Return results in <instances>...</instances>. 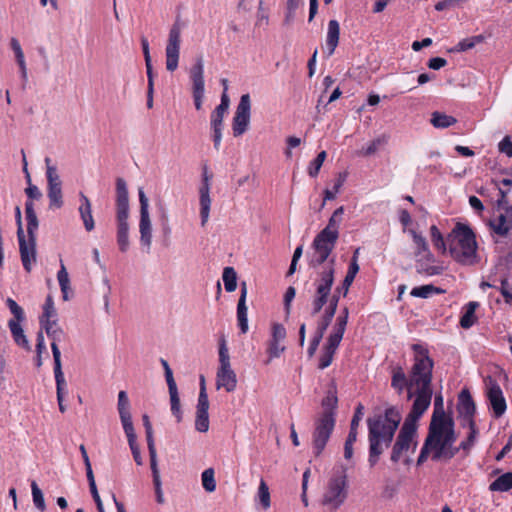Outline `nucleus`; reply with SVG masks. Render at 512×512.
<instances>
[{
	"instance_id": "56",
	"label": "nucleus",
	"mask_w": 512,
	"mask_h": 512,
	"mask_svg": "<svg viewBox=\"0 0 512 512\" xmlns=\"http://www.w3.org/2000/svg\"><path fill=\"white\" fill-rule=\"evenodd\" d=\"M327 154L325 151H321L317 157L310 163L308 167V174L311 177H316L325 161Z\"/></svg>"
},
{
	"instance_id": "5",
	"label": "nucleus",
	"mask_w": 512,
	"mask_h": 512,
	"mask_svg": "<svg viewBox=\"0 0 512 512\" xmlns=\"http://www.w3.org/2000/svg\"><path fill=\"white\" fill-rule=\"evenodd\" d=\"M447 245L451 257L457 263L464 266H473L479 263L476 237L468 225L457 223L447 236Z\"/></svg>"
},
{
	"instance_id": "40",
	"label": "nucleus",
	"mask_w": 512,
	"mask_h": 512,
	"mask_svg": "<svg viewBox=\"0 0 512 512\" xmlns=\"http://www.w3.org/2000/svg\"><path fill=\"white\" fill-rule=\"evenodd\" d=\"M222 279L227 292H233L237 287V274L233 267H225Z\"/></svg>"
},
{
	"instance_id": "3",
	"label": "nucleus",
	"mask_w": 512,
	"mask_h": 512,
	"mask_svg": "<svg viewBox=\"0 0 512 512\" xmlns=\"http://www.w3.org/2000/svg\"><path fill=\"white\" fill-rule=\"evenodd\" d=\"M335 258H331L313 281L314 292L311 295V315H317L323 307L328 304L318 325L327 329L336 314L339 302V295L332 294L331 290L335 279Z\"/></svg>"
},
{
	"instance_id": "31",
	"label": "nucleus",
	"mask_w": 512,
	"mask_h": 512,
	"mask_svg": "<svg viewBox=\"0 0 512 512\" xmlns=\"http://www.w3.org/2000/svg\"><path fill=\"white\" fill-rule=\"evenodd\" d=\"M46 164V178H47V187H62V182L60 176L58 174V170L56 165L52 164V161L49 157L45 158Z\"/></svg>"
},
{
	"instance_id": "17",
	"label": "nucleus",
	"mask_w": 512,
	"mask_h": 512,
	"mask_svg": "<svg viewBox=\"0 0 512 512\" xmlns=\"http://www.w3.org/2000/svg\"><path fill=\"white\" fill-rule=\"evenodd\" d=\"M210 177L205 171L203 174L202 185L199 189V204H200V217L201 226L204 227L209 220L211 198H210Z\"/></svg>"
},
{
	"instance_id": "50",
	"label": "nucleus",
	"mask_w": 512,
	"mask_h": 512,
	"mask_svg": "<svg viewBox=\"0 0 512 512\" xmlns=\"http://www.w3.org/2000/svg\"><path fill=\"white\" fill-rule=\"evenodd\" d=\"M148 451H149V457H150V467L152 471V477L153 482L161 481L160 472L158 469V463H157V451L155 444L154 445H147Z\"/></svg>"
},
{
	"instance_id": "49",
	"label": "nucleus",
	"mask_w": 512,
	"mask_h": 512,
	"mask_svg": "<svg viewBox=\"0 0 512 512\" xmlns=\"http://www.w3.org/2000/svg\"><path fill=\"white\" fill-rule=\"evenodd\" d=\"M6 305L14 316V318L10 319L9 321H18V323H21L25 320V313L23 308L19 306L14 299L7 298Z\"/></svg>"
},
{
	"instance_id": "26",
	"label": "nucleus",
	"mask_w": 512,
	"mask_h": 512,
	"mask_svg": "<svg viewBox=\"0 0 512 512\" xmlns=\"http://www.w3.org/2000/svg\"><path fill=\"white\" fill-rule=\"evenodd\" d=\"M478 307H479V303L475 302V301H471L464 306V308H463L464 312H463V314L460 318V322H459L460 326L463 329H469L477 322V317L475 315V312Z\"/></svg>"
},
{
	"instance_id": "48",
	"label": "nucleus",
	"mask_w": 512,
	"mask_h": 512,
	"mask_svg": "<svg viewBox=\"0 0 512 512\" xmlns=\"http://www.w3.org/2000/svg\"><path fill=\"white\" fill-rule=\"evenodd\" d=\"M388 139L385 135H382L372 140L365 148L362 149L361 154L364 156H370L375 154L380 147L387 143Z\"/></svg>"
},
{
	"instance_id": "55",
	"label": "nucleus",
	"mask_w": 512,
	"mask_h": 512,
	"mask_svg": "<svg viewBox=\"0 0 512 512\" xmlns=\"http://www.w3.org/2000/svg\"><path fill=\"white\" fill-rule=\"evenodd\" d=\"M123 430L125 432V435L127 437L128 443L135 442L136 441V434L132 422V416H123L120 417Z\"/></svg>"
},
{
	"instance_id": "38",
	"label": "nucleus",
	"mask_w": 512,
	"mask_h": 512,
	"mask_svg": "<svg viewBox=\"0 0 512 512\" xmlns=\"http://www.w3.org/2000/svg\"><path fill=\"white\" fill-rule=\"evenodd\" d=\"M256 500L259 501L264 510H267L271 506L269 487L263 478H261L259 483Z\"/></svg>"
},
{
	"instance_id": "41",
	"label": "nucleus",
	"mask_w": 512,
	"mask_h": 512,
	"mask_svg": "<svg viewBox=\"0 0 512 512\" xmlns=\"http://www.w3.org/2000/svg\"><path fill=\"white\" fill-rule=\"evenodd\" d=\"M57 279H58V282L60 285L63 300L67 301L69 299L68 290L70 289V280H69L68 272L62 262H61V268L57 273Z\"/></svg>"
},
{
	"instance_id": "22",
	"label": "nucleus",
	"mask_w": 512,
	"mask_h": 512,
	"mask_svg": "<svg viewBox=\"0 0 512 512\" xmlns=\"http://www.w3.org/2000/svg\"><path fill=\"white\" fill-rule=\"evenodd\" d=\"M80 201L81 204L78 208V211L85 229L90 232L95 228V222L92 215V205L88 197L83 193H80Z\"/></svg>"
},
{
	"instance_id": "19",
	"label": "nucleus",
	"mask_w": 512,
	"mask_h": 512,
	"mask_svg": "<svg viewBox=\"0 0 512 512\" xmlns=\"http://www.w3.org/2000/svg\"><path fill=\"white\" fill-rule=\"evenodd\" d=\"M359 272L358 265V249L354 252L348 271L341 285L338 286L333 294L343 295L344 297L348 294L349 288L352 285L357 273Z\"/></svg>"
},
{
	"instance_id": "11",
	"label": "nucleus",
	"mask_w": 512,
	"mask_h": 512,
	"mask_svg": "<svg viewBox=\"0 0 512 512\" xmlns=\"http://www.w3.org/2000/svg\"><path fill=\"white\" fill-rule=\"evenodd\" d=\"M182 29L183 24L177 18L169 30L165 47L166 69L169 72H174L178 68Z\"/></svg>"
},
{
	"instance_id": "60",
	"label": "nucleus",
	"mask_w": 512,
	"mask_h": 512,
	"mask_svg": "<svg viewBox=\"0 0 512 512\" xmlns=\"http://www.w3.org/2000/svg\"><path fill=\"white\" fill-rule=\"evenodd\" d=\"M285 338H286V329L284 328V326L279 323H274L272 325L270 340H273L274 342L275 341L283 342Z\"/></svg>"
},
{
	"instance_id": "36",
	"label": "nucleus",
	"mask_w": 512,
	"mask_h": 512,
	"mask_svg": "<svg viewBox=\"0 0 512 512\" xmlns=\"http://www.w3.org/2000/svg\"><path fill=\"white\" fill-rule=\"evenodd\" d=\"M346 326L347 324L345 322L336 319L335 324L332 327V331L328 336L326 342L331 343L333 346H339L345 333Z\"/></svg>"
},
{
	"instance_id": "57",
	"label": "nucleus",
	"mask_w": 512,
	"mask_h": 512,
	"mask_svg": "<svg viewBox=\"0 0 512 512\" xmlns=\"http://www.w3.org/2000/svg\"><path fill=\"white\" fill-rule=\"evenodd\" d=\"M285 351V346L282 345V342L269 340L267 353L269 355V359L267 362H270L274 358L280 357V355Z\"/></svg>"
},
{
	"instance_id": "6",
	"label": "nucleus",
	"mask_w": 512,
	"mask_h": 512,
	"mask_svg": "<svg viewBox=\"0 0 512 512\" xmlns=\"http://www.w3.org/2000/svg\"><path fill=\"white\" fill-rule=\"evenodd\" d=\"M343 213V206L337 208L328 220L327 226L314 238L312 247L315 252L310 262L312 267L315 268L330 260L329 256L335 248L339 237V227L342 222Z\"/></svg>"
},
{
	"instance_id": "51",
	"label": "nucleus",
	"mask_w": 512,
	"mask_h": 512,
	"mask_svg": "<svg viewBox=\"0 0 512 512\" xmlns=\"http://www.w3.org/2000/svg\"><path fill=\"white\" fill-rule=\"evenodd\" d=\"M129 201H116L117 224L128 223Z\"/></svg>"
},
{
	"instance_id": "25",
	"label": "nucleus",
	"mask_w": 512,
	"mask_h": 512,
	"mask_svg": "<svg viewBox=\"0 0 512 512\" xmlns=\"http://www.w3.org/2000/svg\"><path fill=\"white\" fill-rule=\"evenodd\" d=\"M337 404V389L334 384H331L330 388L326 392L325 397L322 400L321 405L323 411L320 414H330L332 417H335V410L337 408Z\"/></svg>"
},
{
	"instance_id": "14",
	"label": "nucleus",
	"mask_w": 512,
	"mask_h": 512,
	"mask_svg": "<svg viewBox=\"0 0 512 512\" xmlns=\"http://www.w3.org/2000/svg\"><path fill=\"white\" fill-rule=\"evenodd\" d=\"M189 77L192 83V95L196 110H201L205 95L204 61L200 56L189 70Z\"/></svg>"
},
{
	"instance_id": "32",
	"label": "nucleus",
	"mask_w": 512,
	"mask_h": 512,
	"mask_svg": "<svg viewBox=\"0 0 512 512\" xmlns=\"http://www.w3.org/2000/svg\"><path fill=\"white\" fill-rule=\"evenodd\" d=\"M512 489V472H507L496 478L490 485V491L506 492Z\"/></svg>"
},
{
	"instance_id": "28",
	"label": "nucleus",
	"mask_w": 512,
	"mask_h": 512,
	"mask_svg": "<svg viewBox=\"0 0 512 512\" xmlns=\"http://www.w3.org/2000/svg\"><path fill=\"white\" fill-rule=\"evenodd\" d=\"M8 327L15 343L29 351L31 347L26 335L24 334L21 323H18V321H8Z\"/></svg>"
},
{
	"instance_id": "15",
	"label": "nucleus",
	"mask_w": 512,
	"mask_h": 512,
	"mask_svg": "<svg viewBox=\"0 0 512 512\" xmlns=\"http://www.w3.org/2000/svg\"><path fill=\"white\" fill-rule=\"evenodd\" d=\"M251 116V100L249 94H243L237 105L233 122L232 130L235 137L243 135L249 126Z\"/></svg>"
},
{
	"instance_id": "10",
	"label": "nucleus",
	"mask_w": 512,
	"mask_h": 512,
	"mask_svg": "<svg viewBox=\"0 0 512 512\" xmlns=\"http://www.w3.org/2000/svg\"><path fill=\"white\" fill-rule=\"evenodd\" d=\"M335 422V417H332L330 414H319L316 417L312 433V445L316 456L323 452L334 430Z\"/></svg>"
},
{
	"instance_id": "53",
	"label": "nucleus",
	"mask_w": 512,
	"mask_h": 512,
	"mask_svg": "<svg viewBox=\"0 0 512 512\" xmlns=\"http://www.w3.org/2000/svg\"><path fill=\"white\" fill-rule=\"evenodd\" d=\"M31 490H32L33 503H34L35 507L40 511H44L46 509L44 496H43L41 489L38 487V485L35 481H33L31 483Z\"/></svg>"
},
{
	"instance_id": "9",
	"label": "nucleus",
	"mask_w": 512,
	"mask_h": 512,
	"mask_svg": "<svg viewBox=\"0 0 512 512\" xmlns=\"http://www.w3.org/2000/svg\"><path fill=\"white\" fill-rule=\"evenodd\" d=\"M237 382V375L231 367L226 340L222 339L219 344V367L216 372V389H224L226 392L231 393L235 391Z\"/></svg>"
},
{
	"instance_id": "4",
	"label": "nucleus",
	"mask_w": 512,
	"mask_h": 512,
	"mask_svg": "<svg viewBox=\"0 0 512 512\" xmlns=\"http://www.w3.org/2000/svg\"><path fill=\"white\" fill-rule=\"evenodd\" d=\"M401 419V413L395 406L386 408L383 414H376L368 418V462L370 467H374L378 462L379 456L384 450L383 445L388 447L391 444Z\"/></svg>"
},
{
	"instance_id": "8",
	"label": "nucleus",
	"mask_w": 512,
	"mask_h": 512,
	"mask_svg": "<svg viewBox=\"0 0 512 512\" xmlns=\"http://www.w3.org/2000/svg\"><path fill=\"white\" fill-rule=\"evenodd\" d=\"M347 486L346 469L341 467L335 470L323 495V505L332 510L339 508L347 498Z\"/></svg>"
},
{
	"instance_id": "7",
	"label": "nucleus",
	"mask_w": 512,
	"mask_h": 512,
	"mask_svg": "<svg viewBox=\"0 0 512 512\" xmlns=\"http://www.w3.org/2000/svg\"><path fill=\"white\" fill-rule=\"evenodd\" d=\"M424 413L425 408L423 407L421 401H419V403H416L415 410L410 411L405 418L392 448L391 460L393 462L397 463L403 454L409 450H412V452L415 451L417 446V442L415 440L417 432V421Z\"/></svg>"
},
{
	"instance_id": "29",
	"label": "nucleus",
	"mask_w": 512,
	"mask_h": 512,
	"mask_svg": "<svg viewBox=\"0 0 512 512\" xmlns=\"http://www.w3.org/2000/svg\"><path fill=\"white\" fill-rule=\"evenodd\" d=\"M490 225L493 231L501 237H506L512 230V220H509L507 214H500L490 222Z\"/></svg>"
},
{
	"instance_id": "30",
	"label": "nucleus",
	"mask_w": 512,
	"mask_h": 512,
	"mask_svg": "<svg viewBox=\"0 0 512 512\" xmlns=\"http://www.w3.org/2000/svg\"><path fill=\"white\" fill-rule=\"evenodd\" d=\"M10 46L15 54L17 64L20 68L21 77L24 81H26L27 77H28L27 76V67H26L25 56H24L23 50L21 48V45H20L19 41L13 37L10 40Z\"/></svg>"
},
{
	"instance_id": "42",
	"label": "nucleus",
	"mask_w": 512,
	"mask_h": 512,
	"mask_svg": "<svg viewBox=\"0 0 512 512\" xmlns=\"http://www.w3.org/2000/svg\"><path fill=\"white\" fill-rule=\"evenodd\" d=\"M441 289L435 287L432 284L422 285L418 287H414L410 295L413 297H419V298H429L433 294L441 293Z\"/></svg>"
},
{
	"instance_id": "34",
	"label": "nucleus",
	"mask_w": 512,
	"mask_h": 512,
	"mask_svg": "<svg viewBox=\"0 0 512 512\" xmlns=\"http://www.w3.org/2000/svg\"><path fill=\"white\" fill-rule=\"evenodd\" d=\"M469 429L470 432L467 436V438L460 443V445L457 447L460 450H463L465 452V455H468L471 448L475 445L477 435H478V429L476 427V424L474 420L469 421Z\"/></svg>"
},
{
	"instance_id": "39",
	"label": "nucleus",
	"mask_w": 512,
	"mask_h": 512,
	"mask_svg": "<svg viewBox=\"0 0 512 512\" xmlns=\"http://www.w3.org/2000/svg\"><path fill=\"white\" fill-rule=\"evenodd\" d=\"M25 215L27 221V230H38L39 222L34 210L33 200H28L25 203Z\"/></svg>"
},
{
	"instance_id": "18",
	"label": "nucleus",
	"mask_w": 512,
	"mask_h": 512,
	"mask_svg": "<svg viewBox=\"0 0 512 512\" xmlns=\"http://www.w3.org/2000/svg\"><path fill=\"white\" fill-rule=\"evenodd\" d=\"M209 399L208 395L199 393L198 402L196 405V419H195V429L198 432L205 433L209 430Z\"/></svg>"
},
{
	"instance_id": "21",
	"label": "nucleus",
	"mask_w": 512,
	"mask_h": 512,
	"mask_svg": "<svg viewBox=\"0 0 512 512\" xmlns=\"http://www.w3.org/2000/svg\"><path fill=\"white\" fill-rule=\"evenodd\" d=\"M54 376L56 381L57 399H64L66 394V381L62 371L61 352L54 351Z\"/></svg>"
},
{
	"instance_id": "64",
	"label": "nucleus",
	"mask_w": 512,
	"mask_h": 512,
	"mask_svg": "<svg viewBox=\"0 0 512 512\" xmlns=\"http://www.w3.org/2000/svg\"><path fill=\"white\" fill-rule=\"evenodd\" d=\"M498 147L500 152L506 154L508 157H512V141L508 136L500 141Z\"/></svg>"
},
{
	"instance_id": "1",
	"label": "nucleus",
	"mask_w": 512,
	"mask_h": 512,
	"mask_svg": "<svg viewBox=\"0 0 512 512\" xmlns=\"http://www.w3.org/2000/svg\"><path fill=\"white\" fill-rule=\"evenodd\" d=\"M414 352L413 365L409 376H407L400 366H396L392 370L391 386L400 395L405 389L408 390V399L415 397L410 411L415 410L416 403L421 401L425 411L431 404L433 395L432 370L434 362L429 356L426 347L421 344H413Z\"/></svg>"
},
{
	"instance_id": "33",
	"label": "nucleus",
	"mask_w": 512,
	"mask_h": 512,
	"mask_svg": "<svg viewBox=\"0 0 512 512\" xmlns=\"http://www.w3.org/2000/svg\"><path fill=\"white\" fill-rule=\"evenodd\" d=\"M338 347L339 346H336V345L333 346L329 342L325 343V345L323 347L322 354L319 358V364H318L319 369L323 370L331 365Z\"/></svg>"
},
{
	"instance_id": "27",
	"label": "nucleus",
	"mask_w": 512,
	"mask_h": 512,
	"mask_svg": "<svg viewBox=\"0 0 512 512\" xmlns=\"http://www.w3.org/2000/svg\"><path fill=\"white\" fill-rule=\"evenodd\" d=\"M476 410L475 403L467 390H462L459 395V412L468 417L469 421L473 420L472 416Z\"/></svg>"
},
{
	"instance_id": "52",
	"label": "nucleus",
	"mask_w": 512,
	"mask_h": 512,
	"mask_svg": "<svg viewBox=\"0 0 512 512\" xmlns=\"http://www.w3.org/2000/svg\"><path fill=\"white\" fill-rule=\"evenodd\" d=\"M119 417L130 416V401L125 391L118 393V404H117Z\"/></svg>"
},
{
	"instance_id": "54",
	"label": "nucleus",
	"mask_w": 512,
	"mask_h": 512,
	"mask_svg": "<svg viewBox=\"0 0 512 512\" xmlns=\"http://www.w3.org/2000/svg\"><path fill=\"white\" fill-rule=\"evenodd\" d=\"M363 410H364L363 405L358 404V406L356 407L354 416L351 420L350 431H349L348 437H353V438L357 439V429H358L359 423L363 417Z\"/></svg>"
},
{
	"instance_id": "23",
	"label": "nucleus",
	"mask_w": 512,
	"mask_h": 512,
	"mask_svg": "<svg viewBox=\"0 0 512 512\" xmlns=\"http://www.w3.org/2000/svg\"><path fill=\"white\" fill-rule=\"evenodd\" d=\"M408 234L411 236L413 243L416 246L415 257H425L428 260H432L433 255L429 251L426 238L415 229H409Z\"/></svg>"
},
{
	"instance_id": "44",
	"label": "nucleus",
	"mask_w": 512,
	"mask_h": 512,
	"mask_svg": "<svg viewBox=\"0 0 512 512\" xmlns=\"http://www.w3.org/2000/svg\"><path fill=\"white\" fill-rule=\"evenodd\" d=\"M214 474V469L208 468L205 469L201 475L202 486L205 489V491L209 493L214 492L216 490V481Z\"/></svg>"
},
{
	"instance_id": "45",
	"label": "nucleus",
	"mask_w": 512,
	"mask_h": 512,
	"mask_svg": "<svg viewBox=\"0 0 512 512\" xmlns=\"http://www.w3.org/2000/svg\"><path fill=\"white\" fill-rule=\"evenodd\" d=\"M430 237L435 248L443 252L446 250L447 239H444L442 233L436 225H432L430 227Z\"/></svg>"
},
{
	"instance_id": "35",
	"label": "nucleus",
	"mask_w": 512,
	"mask_h": 512,
	"mask_svg": "<svg viewBox=\"0 0 512 512\" xmlns=\"http://www.w3.org/2000/svg\"><path fill=\"white\" fill-rule=\"evenodd\" d=\"M430 122L435 128L443 129L454 125L457 120L453 116L441 112H433Z\"/></svg>"
},
{
	"instance_id": "2",
	"label": "nucleus",
	"mask_w": 512,
	"mask_h": 512,
	"mask_svg": "<svg viewBox=\"0 0 512 512\" xmlns=\"http://www.w3.org/2000/svg\"><path fill=\"white\" fill-rule=\"evenodd\" d=\"M456 439L453 419L446 416L444 411L433 413L417 465H422L430 453L434 461L451 460L459 452V448L454 446Z\"/></svg>"
},
{
	"instance_id": "12",
	"label": "nucleus",
	"mask_w": 512,
	"mask_h": 512,
	"mask_svg": "<svg viewBox=\"0 0 512 512\" xmlns=\"http://www.w3.org/2000/svg\"><path fill=\"white\" fill-rule=\"evenodd\" d=\"M36 232L37 230H32V232L27 230V235L25 233L17 234L21 262L24 270L28 273L31 272L37 261Z\"/></svg>"
},
{
	"instance_id": "61",
	"label": "nucleus",
	"mask_w": 512,
	"mask_h": 512,
	"mask_svg": "<svg viewBox=\"0 0 512 512\" xmlns=\"http://www.w3.org/2000/svg\"><path fill=\"white\" fill-rule=\"evenodd\" d=\"M398 218H399V222L401 223V225L403 227V232L408 233V230L410 229L409 225L412 223V217H411L410 213L405 209H400L398 211Z\"/></svg>"
},
{
	"instance_id": "24",
	"label": "nucleus",
	"mask_w": 512,
	"mask_h": 512,
	"mask_svg": "<svg viewBox=\"0 0 512 512\" xmlns=\"http://www.w3.org/2000/svg\"><path fill=\"white\" fill-rule=\"evenodd\" d=\"M340 37V26L337 20H330L328 22L327 36H326V48L327 55L330 57L333 55Z\"/></svg>"
},
{
	"instance_id": "62",
	"label": "nucleus",
	"mask_w": 512,
	"mask_h": 512,
	"mask_svg": "<svg viewBox=\"0 0 512 512\" xmlns=\"http://www.w3.org/2000/svg\"><path fill=\"white\" fill-rule=\"evenodd\" d=\"M39 323L41 328L45 330L46 334H50L54 330L60 328L57 324V318L39 319Z\"/></svg>"
},
{
	"instance_id": "13",
	"label": "nucleus",
	"mask_w": 512,
	"mask_h": 512,
	"mask_svg": "<svg viewBox=\"0 0 512 512\" xmlns=\"http://www.w3.org/2000/svg\"><path fill=\"white\" fill-rule=\"evenodd\" d=\"M140 202L139 233L140 243L150 250L152 244V223L149 215V200L142 188L138 190Z\"/></svg>"
},
{
	"instance_id": "47",
	"label": "nucleus",
	"mask_w": 512,
	"mask_h": 512,
	"mask_svg": "<svg viewBox=\"0 0 512 512\" xmlns=\"http://www.w3.org/2000/svg\"><path fill=\"white\" fill-rule=\"evenodd\" d=\"M49 207L61 208L63 205L62 187L48 188Z\"/></svg>"
},
{
	"instance_id": "16",
	"label": "nucleus",
	"mask_w": 512,
	"mask_h": 512,
	"mask_svg": "<svg viewBox=\"0 0 512 512\" xmlns=\"http://www.w3.org/2000/svg\"><path fill=\"white\" fill-rule=\"evenodd\" d=\"M487 398L495 418H500L506 411L507 405L499 384L489 378L487 383Z\"/></svg>"
},
{
	"instance_id": "37",
	"label": "nucleus",
	"mask_w": 512,
	"mask_h": 512,
	"mask_svg": "<svg viewBox=\"0 0 512 512\" xmlns=\"http://www.w3.org/2000/svg\"><path fill=\"white\" fill-rule=\"evenodd\" d=\"M117 244L121 252L129 248V223L117 224Z\"/></svg>"
},
{
	"instance_id": "58",
	"label": "nucleus",
	"mask_w": 512,
	"mask_h": 512,
	"mask_svg": "<svg viewBox=\"0 0 512 512\" xmlns=\"http://www.w3.org/2000/svg\"><path fill=\"white\" fill-rule=\"evenodd\" d=\"M57 312L54 305V300L51 295L46 297L45 303L43 305V313L39 319H48V318H56Z\"/></svg>"
},
{
	"instance_id": "46",
	"label": "nucleus",
	"mask_w": 512,
	"mask_h": 512,
	"mask_svg": "<svg viewBox=\"0 0 512 512\" xmlns=\"http://www.w3.org/2000/svg\"><path fill=\"white\" fill-rule=\"evenodd\" d=\"M170 404H171V412L176 418V421L179 423L182 421L183 413L181 410L180 398L178 394V390L170 391Z\"/></svg>"
},
{
	"instance_id": "59",
	"label": "nucleus",
	"mask_w": 512,
	"mask_h": 512,
	"mask_svg": "<svg viewBox=\"0 0 512 512\" xmlns=\"http://www.w3.org/2000/svg\"><path fill=\"white\" fill-rule=\"evenodd\" d=\"M116 201H129L127 185L123 178L116 180Z\"/></svg>"
},
{
	"instance_id": "20",
	"label": "nucleus",
	"mask_w": 512,
	"mask_h": 512,
	"mask_svg": "<svg viewBox=\"0 0 512 512\" xmlns=\"http://www.w3.org/2000/svg\"><path fill=\"white\" fill-rule=\"evenodd\" d=\"M247 285L245 282L241 283V294L237 304V321L238 326L243 334L248 331V317H247Z\"/></svg>"
},
{
	"instance_id": "63",
	"label": "nucleus",
	"mask_w": 512,
	"mask_h": 512,
	"mask_svg": "<svg viewBox=\"0 0 512 512\" xmlns=\"http://www.w3.org/2000/svg\"><path fill=\"white\" fill-rule=\"evenodd\" d=\"M224 113L213 111L211 113V129L212 130H223Z\"/></svg>"
},
{
	"instance_id": "43",
	"label": "nucleus",
	"mask_w": 512,
	"mask_h": 512,
	"mask_svg": "<svg viewBox=\"0 0 512 512\" xmlns=\"http://www.w3.org/2000/svg\"><path fill=\"white\" fill-rule=\"evenodd\" d=\"M434 262V257L432 260H428L425 257L417 258V271L420 273H426L428 275H435L440 273V268L431 265Z\"/></svg>"
}]
</instances>
